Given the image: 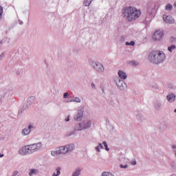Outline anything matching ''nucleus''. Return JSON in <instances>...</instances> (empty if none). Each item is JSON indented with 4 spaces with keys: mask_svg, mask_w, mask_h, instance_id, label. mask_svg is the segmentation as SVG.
I'll list each match as a JSON object with an SVG mask.
<instances>
[{
    "mask_svg": "<svg viewBox=\"0 0 176 176\" xmlns=\"http://www.w3.org/2000/svg\"><path fill=\"white\" fill-rule=\"evenodd\" d=\"M122 16L129 23L135 21L141 16V10L133 6L125 7L122 9Z\"/></svg>",
    "mask_w": 176,
    "mask_h": 176,
    "instance_id": "nucleus-1",
    "label": "nucleus"
},
{
    "mask_svg": "<svg viewBox=\"0 0 176 176\" xmlns=\"http://www.w3.org/2000/svg\"><path fill=\"white\" fill-rule=\"evenodd\" d=\"M148 60L151 64H155V65L163 64L166 60V54L160 50L152 51L148 54Z\"/></svg>",
    "mask_w": 176,
    "mask_h": 176,
    "instance_id": "nucleus-2",
    "label": "nucleus"
},
{
    "mask_svg": "<svg viewBox=\"0 0 176 176\" xmlns=\"http://www.w3.org/2000/svg\"><path fill=\"white\" fill-rule=\"evenodd\" d=\"M75 149V144L70 143L58 148L56 151L51 152L52 156H58V155H69Z\"/></svg>",
    "mask_w": 176,
    "mask_h": 176,
    "instance_id": "nucleus-3",
    "label": "nucleus"
},
{
    "mask_svg": "<svg viewBox=\"0 0 176 176\" xmlns=\"http://www.w3.org/2000/svg\"><path fill=\"white\" fill-rule=\"evenodd\" d=\"M155 6L153 4L148 5L146 14L144 21V24H149L151 21V18L155 16Z\"/></svg>",
    "mask_w": 176,
    "mask_h": 176,
    "instance_id": "nucleus-4",
    "label": "nucleus"
},
{
    "mask_svg": "<svg viewBox=\"0 0 176 176\" xmlns=\"http://www.w3.org/2000/svg\"><path fill=\"white\" fill-rule=\"evenodd\" d=\"M90 65L96 72H98V74H103L105 71V67L100 62L92 61L91 62Z\"/></svg>",
    "mask_w": 176,
    "mask_h": 176,
    "instance_id": "nucleus-5",
    "label": "nucleus"
},
{
    "mask_svg": "<svg viewBox=\"0 0 176 176\" xmlns=\"http://www.w3.org/2000/svg\"><path fill=\"white\" fill-rule=\"evenodd\" d=\"M153 107L156 112H160L163 110V107H164V103L161 99H155L153 102Z\"/></svg>",
    "mask_w": 176,
    "mask_h": 176,
    "instance_id": "nucleus-6",
    "label": "nucleus"
},
{
    "mask_svg": "<svg viewBox=\"0 0 176 176\" xmlns=\"http://www.w3.org/2000/svg\"><path fill=\"white\" fill-rule=\"evenodd\" d=\"M116 85L118 89L121 91H127V84H126L124 81L120 80V78H117V80H116Z\"/></svg>",
    "mask_w": 176,
    "mask_h": 176,
    "instance_id": "nucleus-7",
    "label": "nucleus"
},
{
    "mask_svg": "<svg viewBox=\"0 0 176 176\" xmlns=\"http://www.w3.org/2000/svg\"><path fill=\"white\" fill-rule=\"evenodd\" d=\"M29 145L32 153H35V152H39V151L42 149V146H43V144H42V142H38Z\"/></svg>",
    "mask_w": 176,
    "mask_h": 176,
    "instance_id": "nucleus-8",
    "label": "nucleus"
},
{
    "mask_svg": "<svg viewBox=\"0 0 176 176\" xmlns=\"http://www.w3.org/2000/svg\"><path fill=\"white\" fill-rule=\"evenodd\" d=\"M163 35H164L163 31L157 30L154 32L153 39H154V41H160L162 38H163Z\"/></svg>",
    "mask_w": 176,
    "mask_h": 176,
    "instance_id": "nucleus-9",
    "label": "nucleus"
},
{
    "mask_svg": "<svg viewBox=\"0 0 176 176\" xmlns=\"http://www.w3.org/2000/svg\"><path fill=\"white\" fill-rule=\"evenodd\" d=\"M32 129H34V125L30 124L28 127H25L23 129H22L21 134L23 136L29 135V134L31 133V130H32Z\"/></svg>",
    "mask_w": 176,
    "mask_h": 176,
    "instance_id": "nucleus-10",
    "label": "nucleus"
},
{
    "mask_svg": "<svg viewBox=\"0 0 176 176\" xmlns=\"http://www.w3.org/2000/svg\"><path fill=\"white\" fill-rule=\"evenodd\" d=\"M82 130H87L91 127V120H85L81 123Z\"/></svg>",
    "mask_w": 176,
    "mask_h": 176,
    "instance_id": "nucleus-11",
    "label": "nucleus"
},
{
    "mask_svg": "<svg viewBox=\"0 0 176 176\" xmlns=\"http://www.w3.org/2000/svg\"><path fill=\"white\" fill-rule=\"evenodd\" d=\"M163 19L165 23H167L168 24H174V18L171 16L164 15Z\"/></svg>",
    "mask_w": 176,
    "mask_h": 176,
    "instance_id": "nucleus-12",
    "label": "nucleus"
},
{
    "mask_svg": "<svg viewBox=\"0 0 176 176\" xmlns=\"http://www.w3.org/2000/svg\"><path fill=\"white\" fill-rule=\"evenodd\" d=\"M82 119H83V111L82 110H79L74 116V120L77 122H80Z\"/></svg>",
    "mask_w": 176,
    "mask_h": 176,
    "instance_id": "nucleus-13",
    "label": "nucleus"
},
{
    "mask_svg": "<svg viewBox=\"0 0 176 176\" xmlns=\"http://www.w3.org/2000/svg\"><path fill=\"white\" fill-rule=\"evenodd\" d=\"M19 153L21 155V156H27V155H28V153L27 152L26 146H23L21 148H19Z\"/></svg>",
    "mask_w": 176,
    "mask_h": 176,
    "instance_id": "nucleus-14",
    "label": "nucleus"
},
{
    "mask_svg": "<svg viewBox=\"0 0 176 176\" xmlns=\"http://www.w3.org/2000/svg\"><path fill=\"white\" fill-rule=\"evenodd\" d=\"M118 76L122 80H126V79H127V74L122 70L118 71Z\"/></svg>",
    "mask_w": 176,
    "mask_h": 176,
    "instance_id": "nucleus-15",
    "label": "nucleus"
},
{
    "mask_svg": "<svg viewBox=\"0 0 176 176\" xmlns=\"http://www.w3.org/2000/svg\"><path fill=\"white\" fill-rule=\"evenodd\" d=\"M166 100L168 102H175V94H169L166 96Z\"/></svg>",
    "mask_w": 176,
    "mask_h": 176,
    "instance_id": "nucleus-16",
    "label": "nucleus"
},
{
    "mask_svg": "<svg viewBox=\"0 0 176 176\" xmlns=\"http://www.w3.org/2000/svg\"><path fill=\"white\" fill-rule=\"evenodd\" d=\"M136 120H138V122H139V123H142V122L145 120V118L144 117V115H142V113H138L136 114Z\"/></svg>",
    "mask_w": 176,
    "mask_h": 176,
    "instance_id": "nucleus-17",
    "label": "nucleus"
},
{
    "mask_svg": "<svg viewBox=\"0 0 176 176\" xmlns=\"http://www.w3.org/2000/svg\"><path fill=\"white\" fill-rule=\"evenodd\" d=\"M38 174H39V170L35 169V168L30 169V172H29L30 176L38 175Z\"/></svg>",
    "mask_w": 176,
    "mask_h": 176,
    "instance_id": "nucleus-18",
    "label": "nucleus"
},
{
    "mask_svg": "<svg viewBox=\"0 0 176 176\" xmlns=\"http://www.w3.org/2000/svg\"><path fill=\"white\" fill-rule=\"evenodd\" d=\"M74 131H83L82 124H77L76 126H74Z\"/></svg>",
    "mask_w": 176,
    "mask_h": 176,
    "instance_id": "nucleus-19",
    "label": "nucleus"
},
{
    "mask_svg": "<svg viewBox=\"0 0 176 176\" xmlns=\"http://www.w3.org/2000/svg\"><path fill=\"white\" fill-rule=\"evenodd\" d=\"M35 101H36V98H35V96H31L28 98V104H29V105H32Z\"/></svg>",
    "mask_w": 176,
    "mask_h": 176,
    "instance_id": "nucleus-20",
    "label": "nucleus"
},
{
    "mask_svg": "<svg viewBox=\"0 0 176 176\" xmlns=\"http://www.w3.org/2000/svg\"><path fill=\"white\" fill-rule=\"evenodd\" d=\"M82 100L79 97L73 96L70 100V102H81Z\"/></svg>",
    "mask_w": 176,
    "mask_h": 176,
    "instance_id": "nucleus-21",
    "label": "nucleus"
},
{
    "mask_svg": "<svg viewBox=\"0 0 176 176\" xmlns=\"http://www.w3.org/2000/svg\"><path fill=\"white\" fill-rule=\"evenodd\" d=\"M5 97H6V93L3 91H0V103L3 101Z\"/></svg>",
    "mask_w": 176,
    "mask_h": 176,
    "instance_id": "nucleus-22",
    "label": "nucleus"
},
{
    "mask_svg": "<svg viewBox=\"0 0 176 176\" xmlns=\"http://www.w3.org/2000/svg\"><path fill=\"white\" fill-rule=\"evenodd\" d=\"M103 148H104V146H102V144L101 143H99L98 145L96 147H95L96 152H98V153L101 152L100 149H103Z\"/></svg>",
    "mask_w": 176,
    "mask_h": 176,
    "instance_id": "nucleus-23",
    "label": "nucleus"
},
{
    "mask_svg": "<svg viewBox=\"0 0 176 176\" xmlns=\"http://www.w3.org/2000/svg\"><path fill=\"white\" fill-rule=\"evenodd\" d=\"M56 173H54L52 174V176H58V175H60V174H61V168L60 167H57L56 168Z\"/></svg>",
    "mask_w": 176,
    "mask_h": 176,
    "instance_id": "nucleus-24",
    "label": "nucleus"
},
{
    "mask_svg": "<svg viewBox=\"0 0 176 176\" xmlns=\"http://www.w3.org/2000/svg\"><path fill=\"white\" fill-rule=\"evenodd\" d=\"M26 151L28 152V155H32V151L31 150V147L30 146V144L26 145Z\"/></svg>",
    "mask_w": 176,
    "mask_h": 176,
    "instance_id": "nucleus-25",
    "label": "nucleus"
},
{
    "mask_svg": "<svg viewBox=\"0 0 176 176\" xmlns=\"http://www.w3.org/2000/svg\"><path fill=\"white\" fill-rule=\"evenodd\" d=\"M72 135H75V130L74 129V131H71L69 132H67L65 134V137H71Z\"/></svg>",
    "mask_w": 176,
    "mask_h": 176,
    "instance_id": "nucleus-26",
    "label": "nucleus"
},
{
    "mask_svg": "<svg viewBox=\"0 0 176 176\" xmlns=\"http://www.w3.org/2000/svg\"><path fill=\"white\" fill-rule=\"evenodd\" d=\"M175 48H176L175 45H172L168 47V52H170V53H171L173 52V50H174Z\"/></svg>",
    "mask_w": 176,
    "mask_h": 176,
    "instance_id": "nucleus-27",
    "label": "nucleus"
},
{
    "mask_svg": "<svg viewBox=\"0 0 176 176\" xmlns=\"http://www.w3.org/2000/svg\"><path fill=\"white\" fill-rule=\"evenodd\" d=\"M102 176H115V175L109 172H103L102 173Z\"/></svg>",
    "mask_w": 176,
    "mask_h": 176,
    "instance_id": "nucleus-28",
    "label": "nucleus"
},
{
    "mask_svg": "<svg viewBox=\"0 0 176 176\" xmlns=\"http://www.w3.org/2000/svg\"><path fill=\"white\" fill-rule=\"evenodd\" d=\"M166 10H173V6L171 4H167L165 7Z\"/></svg>",
    "mask_w": 176,
    "mask_h": 176,
    "instance_id": "nucleus-29",
    "label": "nucleus"
},
{
    "mask_svg": "<svg viewBox=\"0 0 176 176\" xmlns=\"http://www.w3.org/2000/svg\"><path fill=\"white\" fill-rule=\"evenodd\" d=\"M91 3V1H90L89 0L84 1V6H90Z\"/></svg>",
    "mask_w": 176,
    "mask_h": 176,
    "instance_id": "nucleus-30",
    "label": "nucleus"
},
{
    "mask_svg": "<svg viewBox=\"0 0 176 176\" xmlns=\"http://www.w3.org/2000/svg\"><path fill=\"white\" fill-rule=\"evenodd\" d=\"M129 64H131L133 67H137V65H138V63H137L135 60L129 61Z\"/></svg>",
    "mask_w": 176,
    "mask_h": 176,
    "instance_id": "nucleus-31",
    "label": "nucleus"
},
{
    "mask_svg": "<svg viewBox=\"0 0 176 176\" xmlns=\"http://www.w3.org/2000/svg\"><path fill=\"white\" fill-rule=\"evenodd\" d=\"M170 166L172 167L173 170H176V162H172L170 163Z\"/></svg>",
    "mask_w": 176,
    "mask_h": 176,
    "instance_id": "nucleus-32",
    "label": "nucleus"
},
{
    "mask_svg": "<svg viewBox=\"0 0 176 176\" xmlns=\"http://www.w3.org/2000/svg\"><path fill=\"white\" fill-rule=\"evenodd\" d=\"M3 13V7L0 6V20L2 19V14Z\"/></svg>",
    "mask_w": 176,
    "mask_h": 176,
    "instance_id": "nucleus-33",
    "label": "nucleus"
},
{
    "mask_svg": "<svg viewBox=\"0 0 176 176\" xmlns=\"http://www.w3.org/2000/svg\"><path fill=\"white\" fill-rule=\"evenodd\" d=\"M28 108V106L27 104H23V106L22 107L21 109V112L25 111V109H27Z\"/></svg>",
    "mask_w": 176,
    "mask_h": 176,
    "instance_id": "nucleus-34",
    "label": "nucleus"
},
{
    "mask_svg": "<svg viewBox=\"0 0 176 176\" xmlns=\"http://www.w3.org/2000/svg\"><path fill=\"white\" fill-rule=\"evenodd\" d=\"M103 145H104V148H105V150L106 151H109V148H108V144L107 143V142H103Z\"/></svg>",
    "mask_w": 176,
    "mask_h": 176,
    "instance_id": "nucleus-35",
    "label": "nucleus"
},
{
    "mask_svg": "<svg viewBox=\"0 0 176 176\" xmlns=\"http://www.w3.org/2000/svg\"><path fill=\"white\" fill-rule=\"evenodd\" d=\"M69 94L68 92H65L63 94V98H69Z\"/></svg>",
    "mask_w": 176,
    "mask_h": 176,
    "instance_id": "nucleus-36",
    "label": "nucleus"
},
{
    "mask_svg": "<svg viewBox=\"0 0 176 176\" xmlns=\"http://www.w3.org/2000/svg\"><path fill=\"white\" fill-rule=\"evenodd\" d=\"M120 168H124V169H126V168H129V166H128L127 164H126V165L120 164Z\"/></svg>",
    "mask_w": 176,
    "mask_h": 176,
    "instance_id": "nucleus-37",
    "label": "nucleus"
},
{
    "mask_svg": "<svg viewBox=\"0 0 176 176\" xmlns=\"http://www.w3.org/2000/svg\"><path fill=\"white\" fill-rule=\"evenodd\" d=\"M5 57V52H3L1 55H0V61H2V60H3V58Z\"/></svg>",
    "mask_w": 176,
    "mask_h": 176,
    "instance_id": "nucleus-38",
    "label": "nucleus"
},
{
    "mask_svg": "<svg viewBox=\"0 0 176 176\" xmlns=\"http://www.w3.org/2000/svg\"><path fill=\"white\" fill-rule=\"evenodd\" d=\"M17 174H19V171L15 170V171H14V172L12 173V176H16V175H17Z\"/></svg>",
    "mask_w": 176,
    "mask_h": 176,
    "instance_id": "nucleus-39",
    "label": "nucleus"
},
{
    "mask_svg": "<svg viewBox=\"0 0 176 176\" xmlns=\"http://www.w3.org/2000/svg\"><path fill=\"white\" fill-rule=\"evenodd\" d=\"M129 45H130L131 46H134V45H135V42H134V41H131V42L129 43Z\"/></svg>",
    "mask_w": 176,
    "mask_h": 176,
    "instance_id": "nucleus-40",
    "label": "nucleus"
},
{
    "mask_svg": "<svg viewBox=\"0 0 176 176\" xmlns=\"http://www.w3.org/2000/svg\"><path fill=\"white\" fill-rule=\"evenodd\" d=\"M170 41H171V42H175L176 41V38L175 37H171Z\"/></svg>",
    "mask_w": 176,
    "mask_h": 176,
    "instance_id": "nucleus-41",
    "label": "nucleus"
},
{
    "mask_svg": "<svg viewBox=\"0 0 176 176\" xmlns=\"http://www.w3.org/2000/svg\"><path fill=\"white\" fill-rule=\"evenodd\" d=\"M69 118H70V116H68L65 118V122H69Z\"/></svg>",
    "mask_w": 176,
    "mask_h": 176,
    "instance_id": "nucleus-42",
    "label": "nucleus"
},
{
    "mask_svg": "<svg viewBox=\"0 0 176 176\" xmlns=\"http://www.w3.org/2000/svg\"><path fill=\"white\" fill-rule=\"evenodd\" d=\"M152 87H153V89H155L156 90H157V89H159V87L157 85H155V87L153 86Z\"/></svg>",
    "mask_w": 176,
    "mask_h": 176,
    "instance_id": "nucleus-43",
    "label": "nucleus"
},
{
    "mask_svg": "<svg viewBox=\"0 0 176 176\" xmlns=\"http://www.w3.org/2000/svg\"><path fill=\"white\" fill-rule=\"evenodd\" d=\"M132 164H133V166H135V164H137V161H133L132 162Z\"/></svg>",
    "mask_w": 176,
    "mask_h": 176,
    "instance_id": "nucleus-44",
    "label": "nucleus"
},
{
    "mask_svg": "<svg viewBox=\"0 0 176 176\" xmlns=\"http://www.w3.org/2000/svg\"><path fill=\"white\" fill-rule=\"evenodd\" d=\"M125 45H126V46H130V43H129V42H126V43H125Z\"/></svg>",
    "mask_w": 176,
    "mask_h": 176,
    "instance_id": "nucleus-45",
    "label": "nucleus"
},
{
    "mask_svg": "<svg viewBox=\"0 0 176 176\" xmlns=\"http://www.w3.org/2000/svg\"><path fill=\"white\" fill-rule=\"evenodd\" d=\"M91 87H92V88L96 87V85H95L94 83H93V82L91 83Z\"/></svg>",
    "mask_w": 176,
    "mask_h": 176,
    "instance_id": "nucleus-46",
    "label": "nucleus"
},
{
    "mask_svg": "<svg viewBox=\"0 0 176 176\" xmlns=\"http://www.w3.org/2000/svg\"><path fill=\"white\" fill-rule=\"evenodd\" d=\"M172 148H173V149H176V146L175 145H173Z\"/></svg>",
    "mask_w": 176,
    "mask_h": 176,
    "instance_id": "nucleus-47",
    "label": "nucleus"
},
{
    "mask_svg": "<svg viewBox=\"0 0 176 176\" xmlns=\"http://www.w3.org/2000/svg\"><path fill=\"white\" fill-rule=\"evenodd\" d=\"M3 156H4L3 154L0 153V157H3Z\"/></svg>",
    "mask_w": 176,
    "mask_h": 176,
    "instance_id": "nucleus-48",
    "label": "nucleus"
},
{
    "mask_svg": "<svg viewBox=\"0 0 176 176\" xmlns=\"http://www.w3.org/2000/svg\"><path fill=\"white\" fill-rule=\"evenodd\" d=\"M16 75H20V72H16Z\"/></svg>",
    "mask_w": 176,
    "mask_h": 176,
    "instance_id": "nucleus-49",
    "label": "nucleus"
},
{
    "mask_svg": "<svg viewBox=\"0 0 176 176\" xmlns=\"http://www.w3.org/2000/svg\"><path fill=\"white\" fill-rule=\"evenodd\" d=\"M174 8H176V3L173 4Z\"/></svg>",
    "mask_w": 176,
    "mask_h": 176,
    "instance_id": "nucleus-50",
    "label": "nucleus"
},
{
    "mask_svg": "<svg viewBox=\"0 0 176 176\" xmlns=\"http://www.w3.org/2000/svg\"><path fill=\"white\" fill-rule=\"evenodd\" d=\"M106 122H107V123H109V120L107 119V120H106Z\"/></svg>",
    "mask_w": 176,
    "mask_h": 176,
    "instance_id": "nucleus-51",
    "label": "nucleus"
},
{
    "mask_svg": "<svg viewBox=\"0 0 176 176\" xmlns=\"http://www.w3.org/2000/svg\"><path fill=\"white\" fill-rule=\"evenodd\" d=\"M19 24L21 25V24H23V21H20Z\"/></svg>",
    "mask_w": 176,
    "mask_h": 176,
    "instance_id": "nucleus-52",
    "label": "nucleus"
},
{
    "mask_svg": "<svg viewBox=\"0 0 176 176\" xmlns=\"http://www.w3.org/2000/svg\"><path fill=\"white\" fill-rule=\"evenodd\" d=\"M1 43H3V41H0V45H1Z\"/></svg>",
    "mask_w": 176,
    "mask_h": 176,
    "instance_id": "nucleus-53",
    "label": "nucleus"
},
{
    "mask_svg": "<svg viewBox=\"0 0 176 176\" xmlns=\"http://www.w3.org/2000/svg\"><path fill=\"white\" fill-rule=\"evenodd\" d=\"M89 2H93V0H89Z\"/></svg>",
    "mask_w": 176,
    "mask_h": 176,
    "instance_id": "nucleus-54",
    "label": "nucleus"
},
{
    "mask_svg": "<svg viewBox=\"0 0 176 176\" xmlns=\"http://www.w3.org/2000/svg\"><path fill=\"white\" fill-rule=\"evenodd\" d=\"M175 113H176V109L174 110Z\"/></svg>",
    "mask_w": 176,
    "mask_h": 176,
    "instance_id": "nucleus-55",
    "label": "nucleus"
}]
</instances>
